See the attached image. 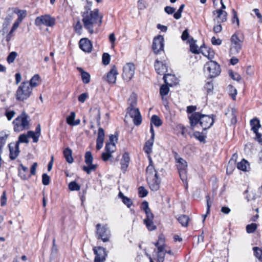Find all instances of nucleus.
Instances as JSON below:
<instances>
[{
	"mask_svg": "<svg viewBox=\"0 0 262 262\" xmlns=\"http://www.w3.org/2000/svg\"><path fill=\"white\" fill-rule=\"evenodd\" d=\"M14 12L17 15L18 18L16 20L22 22L23 20L27 16V11L25 10L15 9Z\"/></svg>",
	"mask_w": 262,
	"mask_h": 262,
	"instance_id": "28",
	"label": "nucleus"
},
{
	"mask_svg": "<svg viewBox=\"0 0 262 262\" xmlns=\"http://www.w3.org/2000/svg\"><path fill=\"white\" fill-rule=\"evenodd\" d=\"M149 159V165L146 168V179H148L150 177H157V172L155 169L153 165V162L150 157H148Z\"/></svg>",
	"mask_w": 262,
	"mask_h": 262,
	"instance_id": "20",
	"label": "nucleus"
},
{
	"mask_svg": "<svg viewBox=\"0 0 262 262\" xmlns=\"http://www.w3.org/2000/svg\"><path fill=\"white\" fill-rule=\"evenodd\" d=\"M154 218V214H149L148 215L146 216L144 220V223L149 231H153L156 229V226L153 222Z\"/></svg>",
	"mask_w": 262,
	"mask_h": 262,
	"instance_id": "21",
	"label": "nucleus"
},
{
	"mask_svg": "<svg viewBox=\"0 0 262 262\" xmlns=\"http://www.w3.org/2000/svg\"><path fill=\"white\" fill-rule=\"evenodd\" d=\"M17 55V53L15 51H13L10 53L7 58V61L8 62V63L9 64L13 63Z\"/></svg>",
	"mask_w": 262,
	"mask_h": 262,
	"instance_id": "34",
	"label": "nucleus"
},
{
	"mask_svg": "<svg viewBox=\"0 0 262 262\" xmlns=\"http://www.w3.org/2000/svg\"><path fill=\"white\" fill-rule=\"evenodd\" d=\"M206 201H207V212H206V214L205 215H203V217H204V219H203V222H204L205 221V219L207 215V214H208L210 212V208L211 207V202L210 201V198L209 197V195H207L206 196Z\"/></svg>",
	"mask_w": 262,
	"mask_h": 262,
	"instance_id": "49",
	"label": "nucleus"
},
{
	"mask_svg": "<svg viewBox=\"0 0 262 262\" xmlns=\"http://www.w3.org/2000/svg\"><path fill=\"white\" fill-rule=\"evenodd\" d=\"M91 117L93 121H96L98 125L100 124V111L97 107H92L90 110Z\"/></svg>",
	"mask_w": 262,
	"mask_h": 262,
	"instance_id": "18",
	"label": "nucleus"
},
{
	"mask_svg": "<svg viewBox=\"0 0 262 262\" xmlns=\"http://www.w3.org/2000/svg\"><path fill=\"white\" fill-rule=\"evenodd\" d=\"M122 201L123 203L124 204H125L128 208L130 207L132 205V200L126 196L124 197Z\"/></svg>",
	"mask_w": 262,
	"mask_h": 262,
	"instance_id": "60",
	"label": "nucleus"
},
{
	"mask_svg": "<svg viewBox=\"0 0 262 262\" xmlns=\"http://www.w3.org/2000/svg\"><path fill=\"white\" fill-rule=\"evenodd\" d=\"M96 229V237L98 239H101L103 242L110 241L111 231L106 225L97 224Z\"/></svg>",
	"mask_w": 262,
	"mask_h": 262,
	"instance_id": "7",
	"label": "nucleus"
},
{
	"mask_svg": "<svg viewBox=\"0 0 262 262\" xmlns=\"http://www.w3.org/2000/svg\"><path fill=\"white\" fill-rule=\"evenodd\" d=\"M127 113L129 114V116L133 118L134 117L138 115V114H139L140 112L139 109L137 108L128 107Z\"/></svg>",
	"mask_w": 262,
	"mask_h": 262,
	"instance_id": "36",
	"label": "nucleus"
},
{
	"mask_svg": "<svg viewBox=\"0 0 262 262\" xmlns=\"http://www.w3.org/2000/svg\"><path fill=\"white\" fill-rule=\"evenodd\" d=\"M250 124L251 126V130L253 133L258 132V129L261 127L259 120L257 118H254L251 119L250 121Z\"/></svg>",
	"mask_w": 262,
	"mask_h": 262,
	"instance_id": "25",
	"label": "nucleus"
},
{
	"mask_svg": "<svg viewBox=\"0 0 262 262\" xmlns=\"http://www.w3.org/2000/svg\"><path fill=\"white\" fill-rule=\"evenodd\" d=\"M138 193L140 197L144 198L147 195L148 191L144 187L140 186L138 188Z\"/></svg>",
	"mask_w": 262,
	"mask_h": 262,
	"instance_id": "50",
	"label": "nucleus"
},
{
	"mask_svg": "<svg viewBox=\"0 0 262 262\" xmlns=\"http://www.w3.org/2000/svg\"><path fill=\"white\" fill-rule=\"evenodd\" d=\"M204 71L210 78H214L220 75L221 70L220 66L216 61L210 60L205 64Z\"/></svg>",
	"mask_w": 262,
	"mask_h": 262,
	"instance_id": "8",
	"label": "nucleus"
},
{
	"mask_svg": "<svg viewBox=\"0 0 262 262\" xmlns=\"http://www.w3.org/2000/svg\"><path fill=\"white\" fill-rule=\"evenodd\" d=\"M102 16L99 13L98 9L93 11H86L82 14V21L84 28L92 34L97 30L102 23Z\"/></svg>",
	"mask_w": 262,
	"mask_h": 262,
	"instance_id": "1",
	"label": "nucleus"
},
{
	"mask_svg": "<svg viewBox=\"0 0 262 262\" xmlns=\"http://www.w3.org/2000/svg\"><path fill=\"white\" fill-rule=\"evenodd\" d=\"M130 161V158L129 156V154L127 152H125L124 153V154L122 156V158L120 161V164L121 165V170L124 172L128 166V164Z\"/></svg>",
	"mask_w": 262,
	"mask_h": 262,
	"instance_id": "23",
	"label": "nucleus"
},
{
	"mask_svg": "<svg viewBox=\"0 0 262 262\" xmlns=\"http://www.w3.org/2000/svg\"><path fill=\"white\" fill-rule=\"evenodd\" d=\"M202 49V47H201L200 50ZM190 51L194 54H199L200 53V49L197 45H196L194 43H192L190 45Z\"/></svg>",
	"mask_w": 262,
	"mask_h": 262,
	"instance_id": "47",
	"label": "nucleus"
},
{
	"mask_svg": "<svg viewBox=\"0 0 262 262\" xmlns=\"http://www.w3.org/2000/svg\"><path fill=\"white\" fill-rule=\"evenodd\" d=\"M141 207L142 209L144 211L146 214V216L148 215L149 214H152V213L151 212L150 208H149L148 203L147 202L144 201L142 203Z\"/></svg>",
	"mask_w": 262,
	"mask_h": 262,
	"instance_id": "37",
	"label": "nucleus"
},
{
	"mask_svg": "<svg viewBox=\"0 0 262 262\" xmlns=\"http://www.w3.org/2000/svg\"><path fill=\"white\" fill-rule=\"evenodd\" d=\"M118 74L117 68L114 66L108 72L106 76V80L110 83H115L116 81V77Z\"/></svg>",
	"mask_w": 262,
	"mask_h": 262,
	"instance_id": "19",
	"label": "nucleus"
},
{
	"mask_svg": "<svg viewBox=\"0 0 262 262\" xmlns=\"http://www.w3.org/2000/svg\"><path fill=\"white\" fill-rule=\"evenodd\" d=\"M102 62L104 65H107L110 62V56L108 53H104L102 55Z\"/></svg>",
	"mask_w": 262,
	"mask_h": 262,
	"instance_id": "54",
	"label": "nucleus"
},
{
	"mask_svg": "<svg viewBox=\"0 0 262 262\" xmlns=\"http://www.w3.org/2000/svg\"><path fill=\"white\" fill-rule=\"evenodd\" d=\"M112 157V154L106 151L102 154V159L104 161H106Z\"/></svg>",
	"mask_w": 262,
	"mask_h": 262,
	"instance_id": "61",
	"label": "nucleus"
},
{
	"mask_svg": "<svg viewBox=\"0 0 262 262\" xmlns=\"http://www.w3.org/2000/svg\"><path fill=\"white\" fill-rule=\"evenodd\" d=\"M15 113L14 111H10L6 112V116L8 120H11V119L14 116Z\"/></svg>",
	"mask_w": 262,
	"mask_h": 262,
	"instance_id": "63",
	"label": "nucleus"
},
{
	"mask_svg": "<svg viewBox=\"0 0 262 262\" xmlns=\"http://www.w3.org/2000/svg\"><path fill=\"white\" fill-rule=\"evenodd\" d=\"M104 131L102 128L99 127L98 129V137H97V139L104 141Z\"/></svg>",
	"mask_w": 262,
	"mask_h": 262,
	"instance_id": "56",
	"label": "nucleus"
},
{
	"mask_svg": "<svg viewBox=\"0 0 262 262\" xmlns=\"http://www.w3.org/2000/svg\"><path fill=\"white\" fill-rule=\"evenodd\" d=\"M189 34L188 33V30L186 29L182 33L181 35V38L183 40H187L189 37Z\"/></svg>",
	"mask_w": 262,
	"mask_h": 262,
	"instance_id": "62",
	"label": "nucleus"
},
{
	"mask_svg": "<svg viewBox=\"0 0 262 262\" xmlns=\"http://www.w3.org/2000/svg\"><path fill=\"white\" fill-rule=\"evenodd\" d=\"M155 68L157 73L159 75H164L163 79L166 84H169L168 79L173 78L174 76L171 74H166L167 71V66L166 63L159 61L158 59L156 60Z\"/></svg>",
	"mask_w": 262,
	"mask_h": 262,
	"instance_id": "9",
	"label": "nucleus"
},
{
	"mask_svg": "<svg viewBox=\"0 0 262 262\" xmlns=\"http://www.w3.org/2000/svg\"><path fill=\"white\" fill-rule=\"evenodd\" d=\"M40 79V76L38 74H35L31 79L29 83L30 84V87H35L38 85V82Z\"/></svg>",
	"mask_w": 262,
	"mask_h": 262,
	"instance_id": "32",
	"label": "nucleus"
},
{
	"mask_svg": "<svg viewBox=\"0 0 262 262\" xmlns=\"http://www.w3.org/2000/svg\"><path fill=\"white\" fill-rule=\"evenodd\" d=\"M84 158V161L86 164H91L92 163L93 157L91 151H86L85 154Z\"/></svg>",
	"mask_w": 262,
	"mask_h": 262,
	"instance_id": "38",
	"label": "nucleus"
},
{
	"mask_svg": "<svg viewBox=\"0 0 262 262\" xmlns=\"http://www.w3.org/2000/svg\"><path fill=\"white\" fill-rule=\"evenodd\" d=\"M77 70L80 73L82 82L84 84H88L90 82L91 76L90 74L84 71L81 68L77 67Z\"/></svg>",
	"mask_w": 262,
	"mask_h": 262,
	"instance_id": "24",
	"label": "nucleus"
},
{
	"mask_svg": "<svg viewBox=\"0 0 262 262\" xmlns=\"http://www.w3.org/2000/svg\"><path fill=\"white\" fill-rule=\"evenodd\" d=\"M135 67L133 63H127L123 67L122 78L124 80L129 81L135 74Z\"/></svg>",
	"mask_w": 262,
	"mask_h": 262,
	"instance_id": "12",
	"label": "nucleus"
},
{
	"mask_svg": "<svg viewBox=\"0 0 262 262\" xmlns=\"http://www.w3.org/2000/svg\"><path fill=\"white\" fill-rule=\"evenodd\" d=\"M133 118V122L135 125L138 126L141 124L142 122V117L140 114V113L139 114H138V115L134 117Z\"/></svg>",
	"mask_w": 262,
	"mask_h": 262,
	"instance_id": "51",
	"label": "nucleus"
},
{
	"mask_svg": "<svg viewBox=\"0 0 262 262\" xmlns=\"http://www.w3.org/2000/svg\"><path fill=\"white\" fill-rule=\"evenodd\" d=\"M257 225L255 223L249 224L246 226V231L248 233H253L257 229Z\"/></svg>",
	"mask_w": 262,
	"mask_h": 262,
	"instance_id": "40",
	"label": "nucleus"
},
{
	"mask_svg": "<svg viewBox=\"0 0 262 262\" xmlns=\"http://www.w3.org/2000/svg\"><path fill=\"white\" fill-rule=\"evenodd\" d=\"M32 89L28 82H23L18 86L16 92V98L19 101L27 99L31 95Z\"/></svg>",
	"mask_w": 262,
	"mask_h": 262,
	"instance_id": "5",
	"label": "nucleus"
},
{
	"mask_svg": "<svg viewBox=\"0 0 262 262\" xmlns=\"http://www.w3.org/2000/svg\"><path fill=\"white\" fill-rule=\"evenodd\" d=\"M255 134L256 137L255 139L261 145H262V135L258 133V132H256L254 133Z\"/></svg>",
	"mask_w": 262,
	"mask_h": 262,
	"instance_id": "64",
	"label": "nucleus"
},
{
	"mask_svg": "<svg viewBox=\"0 0 262 262\" xmlns=\"http://www.w3.org/2000/svg\"><path fill=\"white\" fill-rule=\"evenodd\" d=\"M213 15H216V18L219 23L225 22L227 20V13L222 9H217L212 12Z\"/></svg>",
	"mask_w": 262,
	"mask_h": 262,
	"instance_id": "22",
	"label": "nucleus"
},
{
	"mask_svg": "<svg viewBox=\"0 0 262 262\" xmlns=\"http://www.w3.org/2000/svg\"><path fill=\"white\" fill-rule=\"evenodd\" d=\"M215 116L206 115L199 112H194L189 116L191 128L194 129L199 123L203 130H206L210 128L213 124Z\"/></svg>",
	"mask_w": 262,
	"mask_h": 262,
	"instance_id": "2",
	"label": "nucleus"
},
{
	"mask_svg": "<svg viewBox=\"0 0 262 262\" xmlns=\"http://www.w3.org/2000/svg\"><path fill=\"white\" fill-rule=\"evenodd\" d=\"M205 89L207 91V93H211L213 90V84L212 81L207 82L204 86Z\"/></svg>",
	"mask_w": 262,
	"mask_h": 262,
	"instance_id": "52",
	"label": "nucleus"
},
{
	"mask_svg": "<svg viewBox=\"0 0 262 262\" xmlns=\"http://www.w3.org/2000/svg\"><path fill=\"white\" fill-rule=\"evenodd\" d=\"M75 116V113L74 112H72L70 115L67 117L66 121L69 125L73 126V124H74V122Z\"/></svg>",
	"mask_w": 262,
	"mask_h": 262,
	"instance_id": "43",
	"label": "nucleus"
},
{
	"mask_svg": "<svg viewBox=\"0 0 262 262\" xmlns=\"http://www.w3.org/2000/svg\"><path fill=\"white\" fill-rule=\"evenodd\" d=\"M129 106L128 107H135L137 104L136 98L134 96H131L128 100Z\"/></svg>",
	"mask_w": 262,
	"mask_h": 262,
	"instance_id": "59",
	"label": "nucleus"
},
{
	"mask_svg": "<svg viewBox=\"0 0 262 262\" xmlns=\"http://www.w3.org/2000/svg\"><path fill=\"white\" fill-rule=\"evenodd\" d=\"M7 204V196L6 191H4L1 198V206H4Z\"/></svg>",
	"mask_w": 262,
	"mask_h": 262,
	"instance_id": "57",
	"label": "nucleus"
},
{
	"mask_svg": "<svg viewBox=\"0 0 262 262\" xmlns=\"http://www.w3.org/2000/svg\"><path fill=\"white\" fill-rule=\"evenodd\" d=\"M169 89L167 85H162L160 89V94L163 99V96L168 94Z\"/></svg>",
	"mask_w": 262,
	"mask_h": 262,
	"instance_id": "41",
	"label": "nucleus"
},
{
	"mask_svg": "<svg viewBox=\"0 0 262 262\" xmlns=\"http://www.w3.org/2000/svg\"><path fill=\"white\" fill-rule=\"evenodd\" d=\"M189 220V217L186 215H181L178 218V221L184 227L188 225Z\"/></svg>",
	"mask_w": 262,
	"mask_h": 262,
	"instance_id": "30",
	"label": "nucleus"
},
{
	"mask_svg": "<svg viewBox=\"0 0 262 262\" xmlns=\"http://www.w3.org/2000/svg\"><path fill=\"white\" fill-rule=\"evenodd\" d=\"M72 150L69 148H66L63 150L64 157L67 162H68L69 163H72L73 162V158L72 157Z\"/></svg>",
	"mask_w": 262,
	"mask_h": 262,
	"instance_id": "27",
	"label": "nucleus"
},
{
	"mask_svg": "<svg viewBox=\"0 0 262 262\" xmlns=\"http://www.w3.org/2000/svg\"><path fill=\"white\" fill-rule=\"evenodd\" d=\"M154 139H149L145 142L143 150L148 155L152 152V148L154 144Z\"/></svg>",
	"mask_w": 262,
	"mask_h": 262,
	"instance_id": "26",
	"label": "nucleus"
},
{
	"mask_svg": "<svg viewBox=\"0 0 262 262\" xmlns=\"http://www.w3.org/2000/svg\"><path fill=\"white\" fill-rule=\"evenodd\" d=\"M237 168L242 171H247L249 168V164L247 161L243 159L241 162L237 163Z\"/></svg>",
	"mask_w": 262,
	"mask_h": 262,
	"instance_id": "29",
	"label": "nucleus"
},
{
	"mask_svg": "<svg viewBox=\"0 0 262 262\" xmlns=\"http://www.w3.org/2000/svg\"><path fill=\"white\" fill-rule=\"evenodd\" d=\"M254 255L260 260L262 261V250L258 247H253Z\"/></svg>",
	"mask_w": 262,
	"mask_h": 262,
	"instance_id": "42",
	"label": "nucleus"
},
{
	"mask_svg": "<svg viewBox=\"0 0 262 262\" xmlns=\"http://www.w3.org/2000/svg\"><path fill=\"white\" fill-rule=\"evenodd\" d=\"M80 49L83 51L90 53L92 50V44L90 40L87 38H82L79 42Z\"/></svg>",
	"mask_w": 262,
	"mask_h": 262,
	"instance_id": "16",
	"label": "nucleus"
},
{
	"mask_svg": "<svg viewBox=\"0 0 262 262\" xmlns=\"http://www.w3.org/2000/svg\"><path fill=\"white\" fill-rule=\"evenodd\" d=\"M106 151L112 154L116 150V145L114 143H107L105 147Z\"/></svg>",
	"mask_w": 262,
	"mask_h": 262,
	"instance_id": "35",
	"label": "nucleus"
},
{
	"mask_svg": "<svg viewBox=\"0 0 262 262\" xmlns=\"http://www.w3.org/2000/svg\"><path fill=\"white\" fill-rule=\"evenodd\" d=\"M88 98V93H84L79 96L78 99L80 102L84 103Z\"/></svg>",
	"mask_w": 262,
	"mask_h": 262,
	"instance_id": "58",
	"label": "nucleus"
},
{
	"mask_svg": "<svg viewBox=\"0 0 262 262\" xmlns=\"http://www.w3.org/2000/svg\"><path fill=\"white\" fill-rule=\"evenodd\" d=\"M150 189L154 191L159 190L160 184V179L158 177H151L146 179Z\"/></svg>",
	"mask_w": 262,
	"mask_h": 262,
	"instance_id": "14",
	"label": "nucleus"
},
{
	"mask_svg": "<svg viewBox=\"0 0 262 262\" xmlns=\"http://www.w3.org/2000/svg\"><path fill=\"white\" fill-rule=\"evenodd\" d=\"M174 159L181 179L184 183H186L187 163L185 160L180 157L176 152L174 154Z\"/></svg>",
	"mask_w": 262,
	"mask_h": 262,
	"instance_id": "6",
	"label": "nucleus"
},
{
	"mask_svg": "<svg viewBox=\"0 0 262 262\" xmlns=\"http://www.w3.org/2000/svg\"><path fill=\"white\" fill-rule=\"evenodd\" d=\"M30 117L25 112L17 116L13 121L14 130L15 132H20L30 128Z\"/></svg>",
	"mask_w": 262,
	"mask_h": 262,
	"instance_id": "4",
	"label": "nucleus"
},
{
	"mask_svg": "<svg viewBox=\"0 0 262 262\" xmlns=\"http://www.w3.org/2000/svg\"><path fill=\"white\" fill-rule=\"evenodd\" d=\"M229 54L234 56L239 53L244 41V34L241 31H236L230 39Z\"/></svg>",
	"mask_w": 262,
	"mask_h": 262,
	"instance_id": "3",
	"label": "nucleus"
},
{
	"mask_svg": "<svg viewBox=\"0 0 262 262\" xmlns=\"http://www.w3.org/2000/svg\"><path fill=\"white\" fill-rule=\"evenodd\" d=\"M29 142L28 134H21L19 136L18 140L16 143H28Z\"/></svg>",
	"mask_w": 262,
	"mask_h": 262,
	"instance_id": "44",
	"label": "nucleus"
},
{
	"mask_svg": "<svg viewBox=\"0 0 262 262\" xmlns=\"http://www.w3.org/2000/svg\"><path fill=\"white\" fill-rule=\"evenodd\" d=\"M232 13L233 15V17H232V23H234L235 22H236L237 26L238 27L239 25V19H238V16H237V14L234 9H233L232 10Z\"/></svg>",
	"mask_w": 262,
	"mask_h": 262,
	"instance_id": "53",
	"label": "nucleus"
},
{
	"mask_svg": "<svg viewBox=\"0 0 262 262\" xmlns=\"http://www.w3.org/2000/svg\"><path fill=\"white\" fill-rule=\"evenodd\" d=\"M154 124L156 126L159 127L162 124L160 118L157 115H153L150 120V124Z\"/></svg>",
	"mask_w": 262,
	"mask_h": 262,
	"instance_id": "31",
	"label": "nucleus"
},
{
	"mask_svg": "<svg viewBox=\"0 0 262 262\" xmlns=\"http://www.w3.org/2000/svg\"><path fill=\"white\" fill-rule=\"evenodd\" d=\"M88 166H84L82 168L83 170L85 171L88 174H90L92 171H94L97 168V165L93 164H87Z\"/></svg>",
	"mask_w": 262,
	"mask_h": 262,
	"instance_id": "33",
	"label": "nucleus"
},
{
	"mask_svg": "<svg viewBox=\"0 0 262 262\" xmlns=\"http://www.w3.org/2000/svg\"><path fill=\"white\" fill-rule=\"evenodd\" d=\"M194 137L199 140L201 142H203L205 140V136L204 135L203 133H201L200 132L195 131L193 133Z\"/></svg>",
	"mask_w": 262,
	"mask_h": 262,
	"instance_id": "48",
	"label": "nucleus"
},
{
	"mask_svg": "<svg viewBox=\"0 0 262 262\" xmlns=\"http://www.w3.org/2000/svg\"><path fill=\"white\" fill-rule=\"evenodd\" d=\"M55 20L49 14H46L37 17L34 24L36 26L44 25L47 27H53L55 25Z\"/></svg>",
	"mask_w": 262,
	"mask_h": 262,
	"instance_id": "10",
	"label": "nucleus"
},
{
	"mask_svg": "<svg viewBox=\"0 0 262 262\" xmlns=\"http://www.w3.org/2000/svg\"><path fill=\"white\" fill-rule=\"evenodd\" d=\"M162 240L161 238H159L158 242L155 243V245L157 248V249L154 250L155 253V256L154 259L157 262H164V258L165 255V252H164V245H160V241Z\"/></svg>",
	"mask_w": 262,
	"mask_h": 262,
	"instance_id": "11",
	"label": "nucleus"
},
{
	"mask_svg": "<svg viewBox=\"0 0 262 262\" xmlns=\"http://www.w3.org/2000/svg\"><path fill=\"white\" fill-rule=\"evenodd\" d=\"M10 150V158L15 159L19 153L18 143H11L9 145Z\"/></svg>",
	"mask_w": 262,
	"mask_h": 262,
	"instance_id": "17",
	"label": "nucleus"
},
{
	"mask_svg": "<svg viewBox=\"0 0 262 262\" xmlns=\"http://www.w3.org/2000/svg\"><path fill=\"white\" fill-rule=\"evenodd\" d=\"M50 181V177L46 173H43L42 175V183L44 185H48L49 184Z\"/></svg>",
	"mask_w": 262,
	"mask_h": 262,
	"instance_id": "55",
	"label": "nucleus"
},
{
	"mask_svg": "<svg viewBox=\"0 0 262 262\" xmlns=\"http://www.w3.org/2000/svg\"><path fill=\"white\" fill-rule=\"evenodd\" d=\"M164 37L162 35L155 37L152 43V50L155 54H158L164 50Z\"/></svg>",
	"mask_w": 262,
	"mask_h": 262,
	"instance_id": "13",
	"label": "nucleus"
},
{
	"mask_svg": "<svg viewBox=\"0 0 262 262\" xmlns=\"http://www.w3.org/2000/svg\"><path fill=\"white\" fill-rule=\"evenodd\" d=\"M69 189L71 191H78L80 189V186L75 181H72L69 184Z\"/></svg>",
	"mask_w": 262,
	"mask_h": 262,
	"instance_id": "39",
	"label": "nucleus"
},
{
	"mask_svg": "<svg viewBox=\"0 0 262 262\" xmlns=\"http://www.w3.org/2000/svg\"><path fill=\"white\" fill-rule=\"evenodd\" d=\"M28 138H31L33 139V142L37 143L38 141L39 136L36 135V133L33 131H28L27 132Z\"/></svg>",
	"mask_w": 262,
	"mask_h": 262,
	"instance_id": "46",
	"label": "nucleus"
},
{
	"mask_svg": "<svg viewBox=\"0 0 262 262\" xmlns=\"http://www.w3.org/2000/svg\"><path fill=\"white\" fill-rule=\"evenodd\" d=\"M228 90L230 95L232 97V99L235 100L237 95V90L232 85H229Z\"/></svg>",
	"mask_w": 262,
	"mask_h": 262,
	"instance_id": "45",
	"label": "nucleus"
},
{
	"mask_svg": "<svg viewBox=\"0 0 262 262\" xmlns=\"http://www.w3.org/2000/svg\"><path fill=\"white\" fill-rule=\"evenodd\" d=\"M94 251L96 254L94 262H104L106 256L104 248L98 247L97 249H94Z\"/></svg>",
	"mask_w": 262,
	"mask_h": 262,
	"instance_id": "15",
	"label": "nucleus"
}]
</instances>
